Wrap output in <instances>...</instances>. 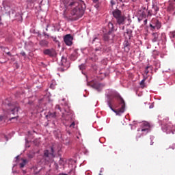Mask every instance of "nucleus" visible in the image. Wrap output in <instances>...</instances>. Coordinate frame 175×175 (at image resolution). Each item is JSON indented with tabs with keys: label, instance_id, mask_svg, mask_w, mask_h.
<instances>
[{
	"label": "nucleus",
	"instance_id": "1",
	"mask_svg": "<svg viewBox=\"0 0 175 175\" xmlns=\"http://www.w3.org/2000/svg\"><path fill=\"white\" fill-rule=\"evenodd\" d=\"M64 5L67 9L70 10L71 18L76 21L79 18H81L82 16H84V12H85V3L84 1L79 0H64Z\"/></svg>",
	"mask_w": 175,
	"mask_h": 175
},
{
	"label": "nucleus",
	"instance_id": "2",
	"mask_svg": "<svg viewBox=\"0 0 175 175\" xmlns=\"http://www.w3.org/2000/svg\"><path fill=\"white\" fill-rule=\"evenodd\" d=\"M109 99L107 101L109 107L116 113V116H121L125 111V100L117 92H112L107 95Z\"/></svg>",
	"mask_w": 175,
	"mask_h": 175
},
{
	"label": "nucleus",
	"instance_id": "3",
	"mask_svg": "<svg viewBox=\"0 0 175 175\" xmlns=\"http://www.w3.org/2000/svg\"><path fill=\"white\" fill-rule=\"evenodd\" d=\"M112 14L116 19L117 23L119 25H124L125 23V16L122 15L121 10L116 9L113 11Z\"/></svg>",
	"mask_w": 175,
	"mask_h": 175
},
{
	"label": "nucleus",
	"instance_id": "4",
	"mask_svg": "<svg viewBox=\"0 0 175 175\" xmlns=\"http://www.w3.org/2000/svg\"><path fill=\"white\" fill-rule=\"evenodd\" d=\"M161 22L157 18H152L151 22L150 23V27L151 28V31H154V29H160L161 27Z\"/></svg>",
	"mask_w": 175,
	"mask_h": 175
},
{
	"label": "nucleus",
	"instance_id": "5",
	"mask_svg": "<svg viewBox=\"0 0 175 175\" xmlns=\"http://www.w3.org/2000/svg\"><path fill=\"white\" fill-rule=\"evenodd\" d=\"M150 128L151 126L150 125V123L148 122H144L142 123L141 129H138V131H141V132H142V135H147V133L150 132Z\"/></svg>",
	"mask_w": 175,
	"mask_h": 175
},
{
	"label": "nucleus",
	"instance_id": "6",
	"mask_svg": "<svg viewBox=\"0 0 175 175\" xmlns=\"http://www.w3.org/2000/svg\"><path fill=\"white\" fill-rule=\"evenodd\" d=\"M108 25H109V27L111 28V29H109L107 33L104 34L103 39L105 42H109V40H110L111 39H113V35L111 33V31H113V23H109Z\"/></svg>",
	"mask_w": 175,
	"mask_h": 175
},
{
	"label": "nucleus",
	"instance_id": "7",
	"mask_svg": "<svg viewBox=\"0 0 175 175\" xmlns=\"http://www.w3.org/2000/svg\"><path fill=\"white\" fill-rule=\"evenodd\" d=\"M43 54L44 55H48L51 58H54L57 57V51L54 49H44Z\"/></svg>",
	"mask_w": 175,
	"mask_h": 175
},
{
	"label": "nucleus",
	"instance_id": "8",
	"mask_svg": "<svg viewBox=\"0 0 175 175\" xmlns=\"http://www.w3.org/2000/svg\"><path fill=\"white\" fill-rule=\"evenodd\" d=\"M173 128V124L172 122H168L167 123H165V122H163L161 124V129L163 132H167V131H172Z\"/></svg>",
	"mask_w": 175,
	"mask_h": 175
},
{
	"label": "nucleus",
	"instance_id": "9",
	"mask_svg": "<svg viewBox=\"0 0 175 175\" xmlns=\"http://www.w3.org/2000/svg\"><path fill=\"white\" fill-rule=\"evenodd\" d=\"M64 40L67 46H72L73 44V37L70 34H66L64 38Z\"/></svg>",
	"mask_w": 175,
	"mask_h": 175
},
{
	"label": "nucleus",
	"instance_id": "10",
	"mask_svg": "<svg viewBox=\"0 0 175 175\" xmlns=\"http://www.w3.org/2000/svg\"><path fill=\"white\" fill-rule=\"evenodd\" d=\"M18 110H20V107L16 106L11 109H8V114H13L14 116H16V114H18Z\"/></svg>",
	"mask_w": 175,
	"mask_h": 175
},
{
	"label": "nucleus",
	"instance_id": "11",
	"mask_svg": "<svg viewBox=\"0 0 175 175\" xmlns=\"http://www.w3.org/2000/svg\"><path fill=\"white\" fill-rule=\"evenodd\" d=\"M105 87V85L99 83H96L92 85V88H94V90H96L97 91H102V88Z\"/></svg>",
	"mask_w": 175,
	"mask_h": 175
},
{
	"label": "nucleus",
	"instance_id": "12",
	"mask_svg": "<svg viewBox=\"0 0 175 175\" xmlns=\"http://www.w3.org/2000/svg\"><path fill=\"white\" fill-rule=\"evenodd\" d=\"M51 152H49V151L44 150V157H45V158H49V157H50V155H51V157H55V155L54 154V148L51 147Z\"/></svg>",
	"mask_w": 175,
	"mask_h": 175
},
{
	"label": "nucleus",
	"instance_id": "13",
	"mask_svg": "<svg viewBox=\"0 0 175 175\" xmlns=\"http://www.w3.org/2000/svg\"><path fill=\"white\" fill-rule=\"evenodd\" d=\"M152 41L153 43H155L156 42H159L161 39L159 38V33H153L152 34Z\"/></svg>",
	"mask_w": 175,
	"mask_h": 175
},
{
	"label": "nucleus",
	"instance_id": "14",
	"mask_svg": "<svg viewBox=\"0 0 175 175\" xmlns=\"http://www.w3.org/2000/svg\"><path fill=\"white\" fill-rule=\"evenodd\" d=\"M123 46L124 47V50L125 51H126L128 53V51H129L130 48L131 47V43L128 41V40H125L124 43H123Z\"/></svg>",
	"mask_w": 175,
	"mask_h": 175
},
{
	"label": "nucleus",
	"instance_id": "15",
	"mask_svg": "<svg viewBox=\"0 0 175 175\" xmlns=\"http://www.w3.org/2000/svg\"><path fill=\"white\" fill-rule=\"evenodd\" d=\"M124 36L126 39H131V38H132V30L127 29L126 32L124 33Z\"/></svg>",
	"mask_w": 175,
	"mask_h": 175
},
{
	"label": "nucleus",
	"instance_id": "16",
	"mask_svg": "<svg viewBox=\"0 0 175 175\" xmlns=\"http://www.w3.org/2000/svg\"><path fill=\"white\" fill-rule=\"evenodd\" d=\"M152 10L153 11L154 16H155L159 12V7L155 4H152Z\"/></svg>",
	"mask_w": 175,
	"mask_h": 175
},
{
	"label": "nucleus",
	"instance_id": "17",
	"mask_svg": "<svg viewBox=\"0 0 175 175\" xmlns=\"http://www.w3.org/2000/svg\"><path fill=\"white\" fill-rule=\"evenodd\" d=\"M40 46H42V47H49V41L46 40H42L39 42Z\"/></svg>",
	"mask_w": 175,
	"mask_h": 175
},
{
	"label": "nucleus",
	"instance_id": "18",
	"mask_svg": "<svg viewBox=\"0 0 175 175\" xmlns=\"http://www.w3.org/2000/svg\"><path fill=\"white\" fill-rule=\"evenodd\" d=\"M70 59L72 61H76L77 59V51H75L70 55Z\"/></svg>",
	"mask_w": 175,
	"mask_h": 175
},
{
	"label": "nucleus",
	"instance_id": "19",
	"mask_svg": "<svg viewBox=\"0 0 175 175\" xmlns=\"http://www.w3.org/2000/svg\"><path fill=\"white\" fill-rule=\"evenodd\" d=\"M149 72H152V66H148L145 69V73L148 75Z\"/></svg>",
	"mask_w": 175,
	"mask_h": 175
},
{
	"label": "nucleus",
	"instance_id": "20",
	"mask_svg": "<svg viewBox=\"0 0 175 175\" xmlns=\"http://www.w3.org/2000/svg\"><path fill=\"white\" fill-rule=\"evenodd\" d=\"M23 162L20 163L19 166L21 168L24 167L27 165V159H22Z\"/></svg>",
	"mask_w": 175,
	"mask_h": 175
},
{
	"label": "nucleus",
	"instance_id": "21",
	"mask_svg": "<svg viewBox=\"0 0 175 175\" xmlns=\"http://www.w3.org/2000/svg\"><path fill=\"white\" fill-rule=\"evenodd\" d=\"M67 61L68 59H66L65 56L62 57V65H63V66H65V65H66Z\"/></svg>",
	"mask_w": 175,
	"mask_h": 175
},
{
	"label": "nucleus",
	"instance_id": "22",
	"mask_svg": "<svg viewBox=\"0 0 175 175\" xmlns=\"http://www.w3.org/2000/svg\"><path fill=\"white\" fill-rule=\"evenodd\" d=\"M170 38L171 39H175V31L170 32Z\"/></svg>",
	"mask_w": 175,
	"mask_h": 175
},
{
	"label": "nucleus",
	"instance_id": "23",
	"mask_svg": "<svg viewBox=\"0 0 175 175\" xmlns=\"http://www.w3.org/2000/svg\"><path fill=\"white\" fill-rule=\"evenodd\" d=\"M152 15L154 16V11L152 10L148 11L147 17H151Z\"/></svg>",
	"mask_w": 175,
	"mask_h": 175
},
{
	"label": "nucleus",
	"instance_id": "24",
	"mask_svg": "<svg viewBox=\"0 0 175 175\" xmlns=\"http://www.w3.org/2000/svg\"><path fill=\"white\" fill-rule=\"evenodd\" d=\"M80 70H84L85 69V64H81L79 66Z\"/></svg>",
	"mask_w": 175,
	"mask_h": 175
},
{
	"label": "nucleus",
	"instance_id": "25",
	"mask_svg": "<svg viewBox=\"0 0 175 175\" xmlns=\"http://www.w3.org/2000/svg\"><path fill=\"white\" fill-rule=\"evenodd\" d=\"M146 81V79H144L141 82H140V85H142V88H144V83Z\"/></svg>",
	"mask_w": 175,
	"mask_h": 175
},
{
	"label": "nucleus",
	"instance_id": "26",
	"mask_svg": "<svg viewBox=\"0 0 175 175\" xmlns=\"http://www.w3.org/2000/svg\"><path fill=\"white\" fill-rule=\"evenodd\" d=\"M1 137L3 139H5V142H8V140H9V139L8 138V136H6L5 134H2Z\"/></svg>",
	"mask_w": 175,
	"mask_h": 175
},
{
	"label": "nucleus",
	"instance_id": "27",
	"mask_svg": "<svg viewBox=\"0 0 175 175\" xmlns=\"http://www.w3.org/2000/svg\"><path fill=\"white\" fill-rule=\"evenodd\" d=\"M51 39H53V42H55V43H59L58 42V40H57V37L51 36Z\"/></svg>",
	"mask_w": 175,
	"mask_h": 175
},
{
	"label": "nucleus",
	"instance_id": "28",
	"mask_svg": "<svg viewBox=\"0 0 175 175\" xmlns=\"http://www.w3.org/2000/svg\"><path fill=\"white\" fill-rule=\"evenodd\" d=\"M110 3L111 6H114V5H116V1H114V0H111Z\"/></svg>",
	"mask_w": 175,
	"mask_h": 175
},
{
	"label": "nucleus",
	"instance_id": "29",
	"mask_svg": "<svg viewBox=\"0 0 175 175\" xmlns=\"http://www.w3.org/2000/svg\"><path fill=\"white\" fill-rule=\"evenodd\" d=\"M100 75H103L104 76V77H106V76H107V74L106 72H100Z\"/></svg>",
	"mask_w": 175,
	"mask_h": 175
},
{
	"label": "nucleus",
	"instance_id": "30",
	"mask_svg": "<svg viewBox=\"0 0 175 175\" xmlns=\"http://www.w3.org/2000/svg\"><path fill=\"white\" fill-rule=\"evenodd\" d=\"M75 125V122H73L70 125V128H74Z\"/></svg>",
	"mask_w": 175,
	"mask_h": 175
},
{
	"label": "nucleus",
	"instance_id": "31",
	"mask_svg": "<svg viewBox=\"0 0 175 175\" xmlns=\"http://www.w3.org/2000/svg\"><path fill=\"white\" fill-rule=\"evenodd\" d=\"M55 114H56L55 113H51V114H50V116H51V117H53V118H55Z\"/></svg>",
	"mask_w": 175,
	"mask_h": 175
},
{
	"label": "nucleus",
	"instance_id": "32",
	"mask_svg": "<svg viewBox=\"0 0 175 175\" xmlns=\"http://www.w3.org/2000/svg\"><path fill=\"white\" fill-rule=\"evenodd\" d=\"M17 118H18V116L12 117V118H10V120H14V119H16V120H17Z\"/></svg>",
	"mask_w": 175,
	"mask_h": 175
},
{
	"label": "nucleus",
	"instance_id": "33",
	"mask_svg": "<svg viewBox=\"0 0 175 175\" xmlns=\"http://www.w3.org/2000/svg\"><path fill=\"white\" fill-rule=\"evenodd\" d=\"M21 54L23 55V57H25V55H26L25 52H24V51H22L21 53Z\"/></svg>",
	"mask_w": 175,
	"mask_h": 175
},
{
	"label": "nucleus",
	"instance_id": "34",
	"mask_svg": "<svg viewBox=\"0 0 175 175\" xmlns=\"http://www.w3.org/2000/svg\"><path fill=\"white\" fill-rule=\"evenodd\" d=\"M142 17H146V12H142Z\"/></svg>",
	"mask_w": 175,
	"mask_h": 175
},
{
	"label": "nucleus",
	"instance_id": "35",
	"mask_svg": "<svg viewBox=\"0 0 175 175\" xmlns=\"http://www.w3.org/2000/svg\"><path fill=\"white\" fill-rule=\"evenodd\" d=\"M98 1L99 0H93L94 3H98Z\"/></svg>",
	"mask_w": 175,
	"mask_h": 175
},
{
	"label": "nucleus",
	"instance_id": "36",
	"mask_svg": "<svg viewBox=\"0 0 175 175\" xmlns=\"http://www.w3.org/2000/svg\"><path fill=\"white\" fill-rule=\"evenodd\" d=\"M44 36H47L49 38V36H50L49 34L44 33Z\"/></svg>",
	"mask_w": 175,
	"mask_h": 175
},
{
	"label": "nucleus",
	"instance_id": "37",
	"mask_svg": "<svg viewBox=\"0 0 175 175\" xmlns=\"http://www.w3.org/2000/svg\"><path fill=\"white\" fill-rule=\"evenodd\" d=\"M7 54L8 55H10V57L12 55V53H10V52H8Z\"/></svg>",
	"mask_w": 175,
	"mask_h": 175
},
{
	"label": "nucleus",
	"instance_id": "38",
	"mask_svg": "<svg viewBox=\"0 0 175 175\" xmlns=\"http://www.w3.org/2000/svg\"><path fill=\"white\" fill-rule=\"evenodd\" d=\"M49 25H48L46 26V31H49Z\"/></svg>",
	"mask_w": 175,
	"mask_h": 175
},
{
	"label": "nucleus",
	"instance_id": "39",
	"mask_svg": "<svg viewBox=\"0 0 175 175\" xmlns=\"http://www.w3.org/2000/svg\"><path fill=\"white\" fill-rule=\"evenodd\" d=\"M96 39H98V38H94V39L92 41V43H94V42H95V40H96Z\"/></svg>",
	"mask_w": 175,
	"mask_h": 175
},
{
	"label": "nucleus",
	"instance_id": "40",
	"mask_svg": "<svg viewBox=\"0 0 175 175\" xmlns=\"http://www.w3.org/2000/svg\"><path fill=\"white\" fill-rule=\"evenodd\" d=\"M154 144V142H152V140L150 142V146H152Z\"/></svg>",
	"mask_w": 175,
	"mask_h": 175
},
{
	"label": "nucleus",
	"instance_id": "41",
	"mask_svg": "<svg viewBox=\"0 0 175 175\" xmlns=\"http://www.w3.org/2000/svg\"><path fill=\"white\" fill-rule=\"evenodd\" d=\"M144 24H145V25L147 24V19H146V20L144 21Z\"/></svg>",
	"mask_w": 175,
	"mask_h": 175
},
{
	"label": "nucleus",
	"instance_id": "42",
	"mask_svg": "<svg viewBox=\"0 0 175 175\" xmlns=\"http://www.w3.org/2000/svg\"><path fill=\"white\" fill-rule=\"evenodd\" d=\"M153 106L152 105H150V109H152Z\"/></svg>",
	"mask_w": 175,
	"mask_h": 175
},
{
	"label": "nucleus",
	"instance_id": "43",
	"mask_svg": "<svg viewBox=\"0 0 175 175\" xmlns=\"http://www.w3.org/2000/svg\"><path fill=\"white\" fill-rule=\"evenodd\" d=\"M96 51H99V49H96Z\"/></svg>",
	"mask_w": 175,
	"mask_h": 175
},
{
	"label": "nucleus",
	"instance_id": "44",
	"mask_svg": "<svg viewBox=\"0 0 175 175\" xmlns=\"http://www.w3.org/2000/svg\"><path fill=\"white\" fill-rule=\"evenodd\" d=\"M120 2H122V0H120Z\"/></svg>",
	"mask_w": 175,
	"mask_h": 175
}]
</instances>
